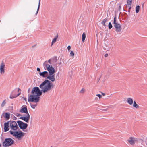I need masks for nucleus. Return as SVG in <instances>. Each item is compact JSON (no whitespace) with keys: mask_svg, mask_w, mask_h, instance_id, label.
<instances>
[{"mask_svg":"<svg viewBox=\"0 0 147 147\" xmlns=\"http://www.w3.org/2000/svg\"><path fill=\"white\" fill-rule=\"evenodd\" d=\"M108 21V20L107 18H106L102 21L101 22V24H103V25L105 27L106 26V25L105 24V23H106Z\"/></svg>","mask_w":147,"mask_h":147,"instance_id":"nucleus-18","label":"nucleus"},{"mask_svg":"<svg viewBox=\"0 0 147 147\" xmlns=\"http://www.w3.org/2000/svg\"><path fill=\"white\" fill-rule=\"evenodd\" d=\"M30 88H29L28 90V93H29L30 91Z\"/></svg>","mask_w":147,"mask_h":147,"instance_id":"nucleus-39","label":"nucleus"},{"mask_svg":"<svg viewBox=\"0 0 147 147\" xmlns=\"http://www.w3.org/2000/svg\"><path fill=\"white\" fill-rule=\"evenodd\" d=\"M20 112L21 113H26L27 114H29L28 112L26 106H25V107H24V106H22V108L20 110Z\"/></svg>","mask_w":147,"mask_h":147,"instance_id":"nucleus-14","label":"nucleus"},{"mask_svg":"<svg viewBox=\"0 0 147 147\" xmlns=\"http://www.w3.org/2000/svg\"><path fill=\"white\" fill-rule=\"evenodd\" d=\"M15 115L17 116V117H19L21 115L20 114L18 113H16V114H15Z\"/></svg>","mask_w":147,"mask_h":147,"instance_id":"nucleus-34","label":"nucleus"},{"mask_svg":"<svg viewBox=\"0 0 147 147\" xmlns=\"http://www.w3.org/2000/svg\"><path fill=\"white\" fill-rule=\"evenodd\" d=\"M30 118V115L29 114H27V116L26 117H21L20 119H21L22 120H24L27 123H28L29 121V120Z\"/></svg>","mask_w":147,"mask_h":147,"instance_id":"nucleus-9","label":"nucleus"},{"mask_svg":"<svg viewBox=\"0 0 147 147\" xmlns=\"http://www.w3.org/2000/svg\"><path fill=\"white\" fill-rule=\"evenodd\" d=\"M58 37V34H57V36H56L52 40V44H51V46L53 45V43H55L56 41V40L57 39V38Z\"/></svg>","mask_w":147,"mask_h":147,"instance_id":"nucleus-20","label":"nucleus"},{"mask_svg":"<svg viewBox=\"0 0 147 147\" xmlns=\"http://www.w3.org/2000/svg\"><path fill=\"white\" fill-rule=\"evenodd\" d=\"M3 145L4 147L9 146V138L5 139L3 143Z\"/></svg>","mask_w":147,"mask_h":147,"instance_id":"nucleus-12","label":"nucleus"},{"mask_svg":"<svg viewBox=\"0 0 147 147\" xmlns=\"http://www.w3.org/2000/svg\"><path fill=\"white\" fill-rule=\"evenodd\" d=\"M113 24L115 28L116 31L117 32H120L121 30V26L120 24L117 22L115 16L114 18Z\"/></svg>","mask_w":147,"mask_h":147,"instance_id":"nucleus-4","label":"nucleus"},{"mask_svg":"<svg viewBox=\"0 0 147 147\" xmlns=\"http://www.w3.org/2000/svg\"><path fill=\"white\" fill-rule=\"evenodd\" d=\"M130 9L129 10H129H128V12H130Z\"/></svg>","mask_w":147,"mask_h":147,"instance_id":"nucleus-41","label":"nucleus"},{"mask_svg":"<svg viewBox=\"0 0 147 147\" xmlns=\"http://www.w3.org/2000/svg\"><path fill=\"white\" fill-rule=\"evenodd\" d=\"M23 98H24V100H26V99L25 98H24V97H23Z\"/></svg>","mask_w":147,"mask_h":147,"instance_id":"nucleus-42","label":"nucleus"},{"mask_svg":"<svg viewBox=\"0 0 147 147\" xmlns=\"http://www.w3.org/2000/svg\"><path fill=\"white\" fill-rule=\"evenodd\" d=\"M40 0H39L38 7V8H37V9L36 12V15H37V13H38V11H39V7H40Z\"/></svg>","mask_w":147,"mask_h":147,"instance_id":"nucleus-25","label":"nucleus"},{"mask_svg":"<svg viewBox=\"0 0 147 147\" xmlns=\"http://www.w3.org/2000/svg\"><path fill=\"white\" fill-rule=\"evenodd\" d=\"M14 142V141L12 139L10 138V146Z\"/></svg>","mask_w":147,"mask_h":147,"instance_id":"nucleus-28","label":"nucleus"},{"mask_svg":"<svg viewBox=\"0 0 147 147\" xmlns=\"http://www.w3.org/2000/svg\"><path fill=\"white\" fill-rule=\"evenodd\" d=\"M6 100H5L3 101V102L1 104V107H3L6 104Z\"/></svg>","mask_w":147,"mask_h":147,"instance_id":"nucleus-23","label":"nucleus"},{"mask_svg":"<svg viewBox=\"0 0 147 147\" xmlns=\"http://www.w3.org/2000/svg\"><path fill=\"white\" fill-rule=\"evenodd\" d=\"M46 63H47V61L44 62L43 65L45 69H47L49 73V75L47 77V79H49L51 81L53 82L55 80L54 75L55 72V69L51 65L47 64Z\"/></svg>","mask_w":147,"mask_h":147,"instance_id":"nucleus-2","label":"nucleus"},{"mask_svg":"<svg viewBox=\"0 0 147 147\" xmlns=\"http://www.w3.org/2000/svg\"><path fill=\"white\" fill-rule=\"evenodd\" d=\"M50 59L52 63L54 62H56L57 61L56 57H54L53 58H51Z\"/></svg>","mask_w":147,"mask_h":147,"instance_id":"nucleus-19","label":"nucleus"},{"mask_svg":"<svg viewBox=\"0 0 147 147\" xmlns=\"http://www.w3.org/2000/svg\"><path fill=\"white\" fill-rule=\"evenodd\" d=\"M11 118L14 120H16L17 119V118L12 114L11 115Z\"/></svg>","mask_w":147,"mask_h":147,"instance_id":"nucleus-31","label":"nucleus"},{"mask_svg":"<svg viewBox=\"0 0 147 147\" xmlns=\"http://www.w3.org/2000/svg\"><path fill=\"white\" fill-rule=\"evenodd\" d=\"M46 61H47V63H46V64H49L48 63H49L50 64L49 65H51L52 63L50 59H49L48 61H46L44 62H46Z\"/></svg>","mask_w":147,"mask_h":147,"instance_id":"nucleus-27","label":"nucleus"},{"mask_svg":"<svg viewBox=\"0 0 147 147\" xmlns=\"http://www.w3.org/2000/svg\"><path fill=\"white\" fill-rule=\"evenodd\" d=\"M53 87L52 83L48 80H45L39 86V87L42 89L41 91L37 87L33 88L31 92L32 95L28 98V101L36 103L38 102L40 100L39 96L42 94V93H45L50 91Z\"/></svg>","mask_w":147,"mask_h":147,"instance_id":"nucleus-1","label":"nucleus"},{"mask_svg":"<svg viewBox=\"0 0 147 147\" xmlns=\"http://www.w3.org/2000/svg\"><path fill=\"white\" fill-rule=\"evenodd\" d=\"M21 90L19 88H18V93L17 94V92L15 90L13 91L10 95V98L13 99L18 96L21 93Z\"/></svg>","mask_w":147,"mask_h":147,"instance_id":"nucleus-5","label":"nucleus"},{"mask_svg":"<svg viewBox=\"0 0 147 147\" xmlns=\"http://www.w3.org/2000/svg\"><path fill=\"white\" fill-rule=\"evenodd\" d=\"M143 5H144V4H143V5H142V7H143Z\"/></svg>","mask_w":147,"mask_h":147,"instance_id":"nucleus-43","label":"nucleus"},{"mask_svg":"<svg viewBox=\"0 0 147 147\" xmlns=\"http://www.w3.org/2000/svg\"><path fill=\"white\" fill-rule=\"evenodd\" d=\"M0 147H1V146H0Z\"/></svg>","mask_w":147,"mask_h":147,"instance_id":"nucleus-47","label":"nucleus"},{"mask_svg":"<svg viewBox=\"0 0 147 147\" xmlns=\"http://www.w3.org/2000/svg\"><path fill=\"white\" fill-rule=\"evenodd\" d=\"M86 38V34L85 32H84L83 33L82 35V42H84L85 40V39Z\"/></svg>","mask_w":147,"mask_h":147,"instance_id":"nucleus-21","label":"nucleus"},{"mask_svg":"<svg viewBox=\"0 0 147 147\" xmlns=\"http://www.w3.org/2000/svg\"><path fill=\"white\" fill-rule=\"evenodd\" d=\"M85 91V89L84 88H82L81 90L80 91V93H84Z\"/></svg>","mask_w":147,"mask_h":147,"instance_id":"nucleus-30","label":"nucleus"},{"mask_svg":"<svg viewBox=\"0 0 147 147\" xmlns=\"http://www.w3.org/2000/svg\"><path fill=\"white\" fill-rule=\"evenodd\" d=\"M40 75L43 77V78H47V77L49 76L48 73L47 71H44L43 72H40Z\"/></svg>","mask_w":147,"mask_h":147,"instance_id":"nucleus-15","label":"nucleus"},{"mask_svg":"<svg viewBox=\"0 0 147 147\" xmlns=\"http://www.w3.org/2000/svg\"><path fill=\"white\" fill-rule=\"evenodd\" d=\"M129 143L131 145H133L135 143V138L132 137H130L127 140Z\"/></svg>","mask_w":147,"mask_h":147,"instance_id":"nucleus-13","label":"nucleus"},{"mask_svg":"<svg viewBox=\"0 0 147 147\" xmlns=\"http://www.w3.org/2000/svg\"><path fill=\"white\" fill-rule=\"evenodd\" d=\"M10 133L18 140H20L23 138L25 133L22 132L20 130L18 131H10Z\"/></svg>","mask_w":147,"mask_h":147,"instance_id":"nucleus-3","label":"nucleus"},{"mask_svg":"<svg viewBox=\"0 0 147 147\" xmlns=\"http://www.w3.org/2000/svg\"><path fill=\"white\" fill-rule=\"evenodd\" d=\"M133 106L136 108H138L139 107V105L137 104L135 101L133 102Z\"/></svg>","mask_w":147,"mask_h":147,"instance_id":"nucleus-24","label":"nucleus"},{"mask_svg":"<svg viewBox=\"0 0 147 147\" xmlns=\"http://www.w3.org/2000/svg\"><path fill=\"white\" fill-rule=\"evenodd\" d=\"M74 51H71L70 53V56L73 57L74 56Z\"/></svg>","mask_w":147,"mask_h":147,"instance_id":"nucleus-32","label":"nucleus"},{"mask_svg":"<svg viewBox=\"0 0 147 147\" xmlns=\"http://www.w3.org/2000/svg\"><path fill=\"white\" fill-rule=\"evenodd\" d=\"M96 96H97L99 98H101L102 97V96L101 95H100L99 94H97L96 95Z\"/></svg>","mask_w":147,"mask_h":147,"instance_id":"nucleus-33","label":"nucleus"},{"mask_svg":"<svg viewBox=\"0 0 147 147\" xmlns=\"http://www.w3.org/2000/svg\"><path fill=\"white\" fill-rule=\"evenodd\" d=\"M108 27H109V29H111L112 27V25L111 22H109V23Z\"/></svg>","mask_w":147,"mask_h":147,"instance_id":"nucleus-29","label":"nucleus"},{"mask_svg":"<svg viewBox=\"0 0 147 147\" xmlns=\"http://www.w3.org/2000/svg\"><path fill=\"white\" fill-rule=\"evenodd\" d=\"M3 117L6 120L9 119V113H7L3 112L1 115V117Z\"/></svg>","mask_w":147,"mask_h":147,"instance_id":"nucleus-11","label":"nucleus"},{"mask_svg":"<svg viewBox=\"0 0 147 147\" xmlns=\"http://www.w3.org/2000/svg\"><path fill=\"white\" fill-rule=\"evenodd\" d=\"M37 70L38 71H39L40 72V69L39 68H37Z\"/></svg>","mask_w":147,"mask_h":147,"instance_id":"nucleus-36","label":"nucleus"},{"mask_svg":"<svg viewBox=\"0 0 147 147\" xmlns=\"http://www.w3.org/2000/svg\"><path fill=\"white\" fill-rule=\"evenodd\" d=\"M51 147H52V146H51Z\"/></svg>","mask_w":147,"mask_h":147,"instance_id":"nucleus-46","label":"nucleus"},{"mask_svg":"<svg viewBox=\"0 0 147 147\" xmlns=\"http://www.w3.org/2000/svg\"><path fill=\"white\" fill-rule=\"evenodd\" d=\"M68 50L69 51L71 49V46L69 45L67 47Z\"/></svg>","mask_w":147,"mask_h":147,"instance_id":"nucleus-35","label":"nucleus"},{"mask_svg":"<svg viewBox=\"0 0 147 147\" xmlns=\"http://www.w3.org/2000/svg\"><path fill=\"white\" fill-rule=\"evenodd\" d=\"M9 121L4 123V131L6 132L9 130Z\"/></svg>","mask_w":147,"mask_h":147,"instance_id":"nucleus-8","label":"nucleus"},{"mask_svg":"<svg viewBox=\"0 0 147 147\" xmlns=\"http://www.w3.org/2000/svg\"><path fill=\"white\" fill-rule=\"evenodd\" d=\"M27 130H26L25 132H27Z\"/></svg>","mask_w":147,"mask_h":147,"instance_id":"nucleus-44","label":"nucleus"},{"mask_svg":"<svg viewBox=\"0 0 147 147\" xmlns=\"http://www.w3.org/2000/svg\"><path fill=\"white\" fill-rule=\"evenodd\" d=\"M10 127L11 129L14 131H16L18 129L20 130L16 123L14 121H10Z\"/></svg>","mask_w":147,"mask_h":147,"instance_id":"nucleus-6","label":"nucleus"},{"mask_svg":"<svg viewBox=\"0 0 147 147\" xmlns=\"http://www.w3.org/2000/svg\"><path fill=\"white\" fill-rule=\"evenodd\" d=\"M107 109H102V110H103V111H107Z\"/></svg>","mask_w":147,"mask_h":147,"instance_id":"nucleus-38","label":"nucleus"},{"mask_svg":"<svg viewBox=\"0 0 147 147\" xmlns=\"http://www.w3.org/2000/svg\"><path fill=\"white\" fill-rule=\"evenodd\" d=\"M102 94L103 96H105V93L102 92Z\"/></svg>","mask_w":147,"mask_h":147,"instance_id":"nucleus-40","label":"nucleus"},{"mask_svg":"<svg viewBox=\"0 0 147 147\" xmlns=\"http://www.w3.org/2000/svg\"><path fill=\"white\" fill-rule=\"evenodd\" d=\"M140 7L139 5H138L136 6V13L139 12L140 10Z\"/></svg>","mask_w":147,"mask_h":147,"instance_id":"nucleus-22","label":"nucleus"},{"mask_svg":"<svg viewBox=\"0 0 147 147\" xmlns=\"http://www.w3.org/2000/svg\"><path fill=\"white\" fill-rule=\"evenodd\" d=\"M108 55L107 54H106L105 55V57H107L108 56Z\"/></svg>","mask_w":147,"mask_h":147,"instance_id":"nucleus-37","label":"nucleus"},{"mask_svg":"<svg viewBox=\"0 0 147 147\" xmlns=\"http://www.w3.org/2000/svg\"><path fill=\"white\" fill-rule=\"evenodd\" d=\"M17 123L20 128L22 130L26 129L28 125L27 123H24L20 121H18Z\"/></svg>","mask_w":147,"mask_h":147,"instance_id":"nucleus-7","label":"nucleus"},{"mask_svg":"<svg viewBox=\"0 0 147 147\" xmlns=\"http://www.w3.org/2000/svg\"><path fill=\"white\" fill-rule=\"evenodd\" d=\"M5 65L2 62L0 66V72L1 74H3L5 73Z\"/></svg>","mask_w":147,"mask_h":147,"instance_id":"nucleus-10","label":"nucleus"},{"mask_svg":"<svg viewBox=\"0 0 147 147\" xmlns=\"http://www.w3.org/2000/svg\"><path fill=\"white\" fill-rule=\"evenodd\" d=\"M30 105L31 106V107L33 109L35 108V107L37 106V104H32L30 103Z\"/></svg>","mask_w":147,"mask_h":147,"instance_id":"nucleus-26","label":"nucleus"},{"mask_svg":"<svg viewBox=\"0 0 147 147\" xmlns=\"http://www.w3.org/2000/svg\"><path fill=\"white\" fill-rule=\"evenodd\" d=\"M127 102L130 105H131L133 103V100L132 99L130 98H129L127 100Z\"/></svg>","mask_w":147,"mask_h":147,"instance_id":"nucleus-17","label":"nucleus"},{"mask_svg":"<svg viewBox=\"0 0 147 147\" xmlns=\"http://www.w3.org/2000/svg\"><path fill=\"white\" fill-rule=\"evenodd\" d=\"M132 0H127V5L128 7H129V9H131V5L132 3Z\"/></svg>","mask_w":147,"mask_h":147,"instance_id":"nucleus-16","label":"nucleus"},{"mask_svg":"<svg viewBox=\"0 0 147 147\" xmlns=\"http://www.w3.org/2000/svg\"><path fill=\"white\" fill-rule=\"evenodd\" d=\"M11 108H13V107H11Z\"/></svg>","mask_w":147,"mask_h":147,"instance_id":"nucleus-45","label":"nucleus"}]
</instances>
